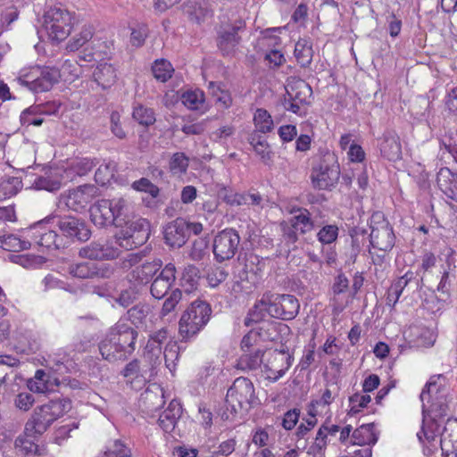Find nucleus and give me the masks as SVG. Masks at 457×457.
<instances>
[{
    "instance_id": "obj_1",
    "label": "nucleus",
    "mask_w": 457,
    "mask_h": 457,
    "mask_svg": "<svg viewBox=\"0 0 457 457\" xmlns=\"http://www.w3.org/2000/svg\"><path fill=\"white\" fill-rule=\"evenodd\" d=\"M440 393L439 386L434 378L426 384L420 398L422 403V426L417 433L420 443L431 444L439 436L445 439V431L442 432L443 419L447 416L448 405L443 395H436Z\"/></svg>"
},
{
    "instance_id": "obj_2",
    "label": "nucleus",
    "mask_w": 457,
    "mask_h": 457,
    "mask_svg": "<svg viewBox=\"0 0 457 457\" xmlns=\"http://www.w3.org/2000/svg\"><path fill=\"white\" fill-rule=\"evenodd\" d=\"M70 408L71 402L66 399L52 400L36 407L31 417L25 424V434L28 436H42Z\"/></svg>"
},
{
    "instance_id": "obj_3",
    "label": "nucleus",
    "mask_w": 457,
    "mask_h": 457,
    "mask_svg": "<svg viewBox=\"0 0 457 457\" xmlns=\"http://www.w3.org/2000/svg\"><path fill=\"white\" fill-rule=\"evenodd\" d=\"M259 403L253 382L246 378H237L226 395L227 410L233 414L247 411Z\"/></svg>"
},
{
    "instance_id": "obj_4",
    "label": "nucleus",
    "mask_w": 457,
    "mask_h": 457,
    "mask_svg": "<svg viewBox=\"0 0 457 457\" xmlns=\"http://www.w3.org/2000/svg\"><path fill=\"white\" fill-rule=\"evenodd\" d=\"M340 178V167L334 153L326 152L313 164L311 172L312 187L319 190H331Z\"/></svg>"
},
{
    "instance_id": "obj_5",
    "label": "nucleus",
    "mask_w": 457,
    "mask_h": 457,
    "mask_svg": "<svg viewBox=\"0 0 457 457\" xmlns=\"http://www.w3.org/2000/svg\"><path fill=\"white\" fill-rule=\"evenodd\" d=\"M43 18L44 29L54 43H59L70 35L75 20L73 14L62 6L49 7Z\"/></svg>"
},
{
    "instance_id": "obj_6",
    "label": "nucleus",
    "mask_w": 457,
    "mask_h": 457,
    "mask_svg": "<svg viewBox=\"0 0 457 457\" xmlns=\"http://www.w3.org/2000/svg\"><path fill=\"white\" fill-rule=\"evenodd\" d=\"M212 310L204 301H195L183 312L179 323L181 337L188 340L195 337L208 322Z\"/></svg>"
},
{
    "instance_id": "obj_7",
    "label": "nucleus",
    "mask_w": 457,
    "mask_h": 457,
    "mask_svg": "<svg viewBox=\"0 0 457 457\" xmlns=\"http://www.w3.org/2000/svg\"><path fill=\"white\" fill-rule=\"evenodd\" d=\"M58 80L57 71L49 67L32 66L19 72L16 81L33 93L48 91Z\"/></svg>"
},
{
    "instance_id": "obj_8",
    "label": "nucleus",
    "mask_w": 457,
    "mask_h": 457,
    "mask_svg": "<svg viewBox=\"0 0 457 457\" xmlns=\"http://www.w3.org/2000/svg\"><path fill=\"white\" fill-rule=\"evenodd\" d=\"M126 227L116 234V239L120 247L132 249L143 245L149 237L150 224L143 218L135 220H126Z\"/></svg>"
},
{
    "instance_id": "obj_9",
    "label": "nucleus",
    "mask_w": 457,
    "mask_h": 457,
    "mask_svg": "<svg viewBox=\"0 0 457 457\" xmlns=\"http://www.w3.org/2000/svg\"><path fill=\"white\" fill-rule=\"evenodd\" d=\"M370 242L373 248L381 252H389L395 245L393 228L380 212L374 213L370 219Z\"/></svg>"
},
{
    "instance_id": "obj_10",
    "label": "nucleus",
    "mask_w": 457,
    "mask_h": 457,
    "mask_svg": "<svg viewBox=\"0 0 457 457\" xmlns=\"http://www.w3.org/2000/svg\"><path fill=\"white\" fill-rule=\"evenodd\" d=\"M240 236L234 228L218 232L212 240V252L216 262L221 263L232 259L240 245Z\"/></svg>"
},
{
    "instance_id": "obj_11",
    "label": "nucleus",
    "mask_w": 457,
    "mask_h": 457,
    "mask_svg": "<svg viewBox=\"0 0 457 457\" xmlns=\"http://www.w3.org/2000/svg\"><path fill=\"white\" fill-rule=\"evenodd\" d=\"M55 216H49L46 219L34 223L26 228L25 236L30 237L32 244L46 248H59L61 243L55 230L52 228L54 226Z\"/></svg>"
},
{
    "instance_id": "obj_12",
    "label": "nucleus",
    "mask_w": 457,
    "mask_h": 457,
    "mask_svg": "<svg viewBox=\"0 0 457 457\" xmlns=\"http://www.w3.org/2000/svg\"><path fill=\"white\" fill-rule=\"evenodd\" d=\"M265 294L270 305V317L284 320H291L296 317L300 303L295 295L271 292H266Z\"/></svg>"
},
{
    "instance_id": "obj_13",
    "label": "nucleus",
    "mask_w": 457,
    "mask_h": 457,
    "mask_svg": "<svg viewBox=\"0 0 457 457\" xmlns=\"http://www.w3.org/2000/svg\"><path fill=\"white\" fill-rule=\"evenodd\" d=\"M245 28V21L241 18L221 24L218 31V46L224 54L231 53L239 44V33L244 31Z\"/></svg>"
},
{
    "instance_id": "obj_14",
    "label": "nucleus",
    "mask_w": 457,
    "mask_h": 457,
    "mask_svg": "<svg viewBox=\"0 0 457 457\" xmlns=\"http://www.w3.org/2000/svg\"><path fill=\"white\" fill-rule=\"evenodd\" d=\"M116 237L114 239L92 241L79 250V255L90 260H113L120 255Z\"/></svg>"
},
{
    "instance_id": "obj_15",
    "label": "nucleus",
    "mask_w": 457,
    "mask_h": 457,
    "mask_svg": "<svg viewBox=\"0 0 457 457\" xmlns=\"http://www.w3.org/2000/svg\"><path fill=\"white\" fill-rule=\"evenodd\" d=\"M54 226L58 227L65 237H73L79 241H87L91 235L87 224L75 217L59 218L55 216Z\"/></svg>"
},
{
    "instance_id": "obj_16",
    "label": "nucleus",
    "mask_w": 457,
    "mask_h": 457,
    "mask_svg": "<svg viewBox=\"0 0 457 457\" xmlns=\"http://www.w3.org/2000/svg\"><path fill=\"white\" fill-rule=\"evenodd\" d=\"M118 345L127 350V353H132L135 351V343L137 337V332L131 328L125 320L120 319L114 326L110 328L108 335Z\"/></svg>"
},
{
    "instance_id": "obj_17",
    "label": "nucleus",
    "mask_w": 457,
    "mask_h": 457,
    "mask_svg": "<svg viewBox=\"0 0 457 457\" xmlns=\"http://www.w3.org/2000/svg\"><path fill=\"white\" fill-rule=\"evenodd\" d=\"M240 270V278L254 283L261 275L264 262L253 253H241L237 258Z\"/></svg>"
},
{
    "instance_id": "obj_18",
    "label": "nucleus",
    "mask_w": 457,
    "mask_h": 457,
    "mask_svg": "<svg viewBox=\"0 0 457 457\" xmlns=\"http://www.w3.org/2000/svg\"><path fill=\"white\" fill-rule=\"evenodd\" d=\"M176 279V267L168 263L154 278L150 287V293L155 299H162L167 295Z\"/></svg>"
},
{
    "instance_id": "obj_19",
    "label": "nucleus",
    "mask_w": 457,
    "mask_h": 457,
    "mask_svg": "<svg viewBox=\"0 0 457 457\" xmlns=\"http://www.w3.org/2000/svg\"><path fill=\"white\" fill-rule=\"evenodd\" d=\"M95 191L93 186L83 185L62 195V202L68 209L79 212L91 201Z\"/></svg>"
},
{
    "instance_id": "obj_20",
    "label": "nucleus",
    "mask_w": 457,
    "mask_h": 457,
    "mask_svg": "<svg viewBox=\"0 0 457 457\" xmlns=\"http://www.w3.org/2000/svg\"><path fill=\"white\" fill-rule=\"evenodd\" d=\"M187 221L177 219L167 224L163 230L165 243L172 248H179L187 240Z\"/></svg>"
},
{
    "instance_id": "obj_21",
    "label": "nucleus",
    "mask_w": 457,
    "mask_h": 457,
    "mask_svg": "<svg viewBox=\"0 0 457 457\" xmlns=\"http://www.w3.org/2000/svg\"><path fill=\"white\" fill-rule=\"evenodd\" d=\"M111 205L109 200L102 199L90 207V219L96 226L99 228H104L110 225L116 226L115 216Z\"/></svg>"
},
{
    "instance_id": "obj_22",
    "label": "nucleus",
    "mask_w": 457,
    "mask_h": 457,
    "mask_svg": "<svg viewBox=\"0 0 457 457\" xmlns=\"http://www.w3.org/2000/svg\"><path fill=\"white\" fill-rule=\"evenodd\" d=\"M340 387L337 383L327 385L319 398L312 399L308 405V413L320 415L328 411V406L338 396Z\"/></svg>"
},
{
    "instance_id": "obj_23",
    "label": "nucleus",
    "mask_w": 457,
    "mask_h": 457,
    "mask_svg": "<svg viewBox=\"0 0 457 457\" xmlns=\"http://www.w3.org/2000/svg\"><path fill=\"white\" fill-rule=\"evenodd\" d=\"M95 166V162L89 158L76 157L69 160L65 165L60 169L63 175L64 180L71 181L77 177L87 175Z\"/></svg>"
},
{
    "instance_id": "obj_24",
    "label": "nucleus",
    "mask_w": 457,
    "mask_h": 457,
    "mask_svg": "<svg viewBox=\"0 0 457 457\" xmlns=\"http://www.w3.org/2000/svg\"><path fill=\"white\" fill-rule=\"evenodd\" d=\"M65 182L60 168H51L43 176L37 177L32 187L37 190L54 192L61 188Z\"/></svg>"
},
{
    "instance_id": "obj_25",
    "label": "nucleus",
    "mask_w": 457,
    "mask_h": 457,
    "mask_svg": "<svg viewBox=\"0 0 457 457\" xmlns=\"http://www.w3.org/2000/svg\"><path fill=\"white\" fill-rule=\"evenodd\" d=\"M381 154L389 161H397L402 156V145L399 137L394 131H386L379 144Z\"/></svg>"
},
{
    "instance_id": "obj_26",
    "label": "nucleus",
    "mask_w": 457,
    "mask_h": 457,
    "mask_svg": "<svg viewBox=\"0 0 457 457\" xmlns=\"http://www.w3.org/2000/svg\"><path fill=\"white\" fill-rule=\"evenodd\" d=\"M99 351L102 357L110 362L124 361L131 354L109 336L100 343Z\"/></svg>"
},
{
    "instance_id": "obj_27",
    "label": "nucleus",
    "mask_w": 457,
    "mask_h": 457,
    "mask_svg": "<svg viewBox=\"0 0 457 457\" xmlns=\"http://www.w3.org/2000/svg\"><path fill=\"white\" fill-rule=\"evenodd\" d=\"M181 414L182 407L180 403L176 400H172L167 409L160 415L158 420L159 426L166 433L174 431Z\"/></svg>"
},
{
    "instance_id": "obj_28",
    "label": "nucleus",
    "mask_w": 457,
    "mask_h": 457,
    "mask_svg": "<svg viewBox=\"0 0 457 457\" xmlns=\"http://www.w3.org/2000/svg\"><path fill=\"white\" fill-rule=\"evenodd\" d=\"M439 189L450 199L457 202V175L448 168H441L436 175Z\"/></svg>"
},
{
    "instance_id": "obj_29",
    "label": "nucleus",
    "mask_w": 457,
    "mask_h": 457,
    "mask_svg": "<svg viewBox=\"0 0 457 457\" xmlns=\"http://www.w3.org/2000/svg\"><path fill=\"white\" fill-rule=\"evenodd\" d=\"M94 80L103 89L112 87L117 81L118 75L116 68L108 62L99 63L93 71Z\"/></svg>"
},
{
    "instance_id": "obj_30",
    "label": "nucleus",
    "mask_w": 457,
    "mask_h": 457,
    "mask_svg": "<svg viewBox=\"0 0 457 457\" xmlns=\"http://www.w3.org/2000/svg\"><path fill=\"white\" fill-rule=\"evenodd\" d=\"M269 328H265L264 327H258L250 330L242 338L241 349L244 352L253 351L254 349L259 348L258 345L261 342L272 340L273 337L269 332Z\"/></svg>"
},
{
    "instance_id": "obj_31",
    "label": "nucleus",
    "mask_w": 457,
    "mask_h": 457,
    "mask_svg": "<svg viewBox=\"0 0 457 457\" xmlns=\"http://www.w3.org/2000/svg\"><path fill=\"white\" fill-rule=\"evenodd\" d=\"M109 203L115 216L116 227L122 226L134 212L133 202L129 198L120 196L109 200Z\"/></svg>"
},
{
    "instance_id": "obj_32",
    "label": "nucleus",
    "mask_w": 457,
    "mask_h": 457,
    "mask_svg": "<svg viewBox=\"0 0 457 457\" xmlns=\"http://www.w3.org/2000/svg\"><path fill=\"white\" fill-rule=\"evenodd\" d=\"M378 441L373 424H365L357 428L351 436V444L364 447H370Z\"/></svg>"
},
{
    "instance_id": "obj_33",
    "label": "nucleus",
    "mask_w": 457,
    "mask_h": 457,
    "mask_svg": "<svg viewBox=\"0 0 457 457\" xmlns=\"http://www.w3.org/2000/svg\"><path fill=\"white\" fill-rule=\"evenodd\" d=\"M312 93L311 87L305 81L299 79L287 85L285 96L295 102L307 104Z\"/></svg>"
},
{
    "instance_id": "obj_34",
    "label": "nucleus",
    "mask_w": 457,
    "mask_h": 457,
    "mask_svg": "<svg viewBox=\"0 0 457 457\" xmlns=\"http://www.w3.org/2000/svg\"><path fill=\"white\" fill-rule=\"evenodd\" d=\"M25 234L26 228L21 231V236L12 234L0 236V246L10 252H19L29 249L32 242L30 241V237H27Z\"/></svg>"
},
{
    "instance_id": "obj_35",
    "label": "nucleus",
    "mask_w": 457,
    "mask_h": 457,
    "mask_svg": "<svg viewBox=\"0 0 457 457\" xmlns=\"http://www.w3.org/2000/svg\"><path fill=\"white\" fill-rule=\"evenodd\" d=\"M168 338L167 329H160L148 340L145 357L149 361H154V364H160L161 345Z\"/></svg>"
},
{
    "instance_id": "obj_36",
    "label": "nucleus",
    "mask_w": 457,
    "mask_h": 457,
    "mask_svg": "<svg viewBox=\"0 0 457 457\" xmlns=\"http://www.w3.org/2000/svg\"><path fill=\"white\" fill-rule=\"evenodd\" d=\"M39 436H28L24 432L23 435L19 436L15 439V448L25 456L43 455L45 449L34 442V440Z\"/></svg>"
},
{
    "instance_id": "obj_37",
    "label": "nucleus",
    "mask_w": 457,
    "mask_h": 457,
    "mask_svg": "<svg viewBox=\"0 0 457 457\" xmlns=\"http://www.w3.org/2000/svg\"><path fill=\"white\" fill-rule=\"evenodd\" d=\"M267 314L270 315V305L268 304L267 296L264 293L260 300H258L253 308L248 312L245 318L244 323L249 327L253 324L262 321Z\"/></svg>"
},
{
    "instance_id": "obj_38",
    "label": "nucleus",
    "mask_w": 457,
    "mask_h": 457,
    "mask_svg": "<svg viewBox=\"0 0 457 457\" xmlns=\"http://www.w3.org/2000/svg\"><path fill=\"white\" fill-rule=\"evenodd\" d=\"M150 365V368L145 369V367H140L138 361L134 360L125 366L122 374L127 378L135 379L141 377L145 381L155 374L154 370L158 364H154V361H152Z\"/></svg>"
},
{
    "instance_id": "obj_39",
    "label": "nucleus",
    "mask_w": 457,
    "mask_h": 457,
    "mask_svg": "<svg viewBox=\"0 0 457 457\" xmlns=\"http://www.w3.org/2000/svg\"><path fill=\"white\" fill-rule=\"evenodd\" d=\"M286 360L287 357L282 353L272 354L269 360L271 366H270L269 363L263 365V372L265 373V378L272 382H275L282 378L286 371L289 369L290 363L287 362L286 366L280 369H277L274 366L276 363L284 362Z\"/></svg>"
},
{
    "instance_id": "obj_40",
    "label": "nucleus",
    "mask_w": 457,
    "mask_h": 457,
    "mask_svg": "<svg viewBox=\"0 0 457 457\" xmlns=\"http://www.w3.org/2000/svg\"><path fill=\"white\" fill-rule=\"evenodd\" d=\"M263 354L261 348L245 352L237 360V367L242 370H255L262 366Z\"/></svg>"
},
{
    "instance_id": "obj_41",
    "label": "nucleus",
    "mask_w": 457,
    "mask_h": 457,
    "mask_svg": "<svg viewBox=\"0 0 457 457\" xmlns=\"http://www.w3.org/2000/svg\"><path fill=\"white\" fill-rule=\"evenodd\" d=\"M210 4L207 0H187L183 4V12L192 20L199 21L209 12Z\"/></svg>"
},
{
    "instance_id": "obj_42",
    "label": "nucleus",
    "mask_w": 457,
    "mask_h": 457,
    "mask_svg": "<svg viewBox=\"0 0 457 457\" xmlns=\"http://www.w3.org/2000/svg\"><path fill=\"white\" fill-rule=\"evenodd\" d=\"M69 272L73 277L79 278H92L104 276L103 270L96 263L87 262L70 265Z\"/></svg>"
},
{
    "instance_id": "obj_43",
    "label": "nucleus",
    "mask_w": 457,
    "mask_h": 457,
    "mask_svg": "<svg viewBox=\"0 0 457 457\" xmlns=\"http://www.w3.org/2000/svg\"><path fill=\"white\" fill-rule=\"evenodd\" d=\"M180 99L182 104L189 110L204 112L207 109L204 103V94L200 89L186 91L181 95Z\"/></svg>"
},
{
    "instance_id": "obj_44",
    "label": "nucleus",
    "mask_w": 457,
    "mask_h": 457,
    "mask_svg": "<svg viewBox=\"0 0 457 457\" xmlns=\"http://www.w3.org/2000/svg\"><path fill=\"white\" fill-rule=\"evenodd\" d=\"M160 267L159 262L143 263L132 270V278L140 284H146L154 278Z\"/></svg>"
},
{
    "instance_id": "obj_45",
    "label": "nucleus",
    "mask_w": 457,
    "mask_h": 457,
    "mask_svg": "<svg viewBox=\"0 0 457 457\" xmlns=\"http://www.w3.org/2000/svg\"><path fill=\"white\" fill-rule=\"evenodd\" d=\"M97 457H132L130 447L120 439L110 441Z\"/></svg>"
},
{
    "instance_id": "obj_46",
    "label": "nucleus",
    "mask_w": 457,
    "mask_h": 457,
    "mask_svg": "<svg viewBox=\"0 0 457 457\" xmlns=\"http://www.w3.org/2000/svg\"><path fill=\"white\" fill-rule=\"evenodd\" d=\"M94 35V28L91 24H84L79 32L75 34L67 43L66 48L74 52L87 43Z\"/></svg>"
},
{
    "instance_id": "obj_47",
    "label": "nucleus",
    "mask_w": 457,
    "mask_h": 457,
    "mask_svg": "<svg viewBox=\"0 0 457 457\" xmlns=\"http://www.w3.org/2000/svg\"><path fill=\"white\" fill-rule=\"evenodd\" d=\"M291 226L295 230L304 234L314 228L311 214L307 209H298L291 219Z\"/></svg>"
},
{
    "instance_id": "obj_48",
    "label": "nucleus",
    "mask_w": 457,
    "mask_h": 457,
    "mask_svg": "<svg viewBox=\"0 0 457 457\" xmlns=\"http://www.w3.org/2000/svg\"><path fill=\"white\" fill-rule=\"evenodd\" d=\"M18 348L23 353L36 352L39 348L37 336L31 330L17 333Z\"/></svg>"
},
{
    "instance_id": "obj_49",
    "label": "nucleus",
    "mask_w": 457,
    "mask_h": 457,
    "mask_svg": "<svg viewBox=\"0 0 457 457\" xmlns=\"http://www.w3.org/2000/svg\"><path fill=\"white\" fill-rule=\"evenodd\" d=\"M199 280V270L194 265L187 266L180 277L179 285L185 292L190 293L196 288Z\"/></svg>"
},
{
    "instance_id": "obj_50",
    "label": "nucleus",
    "mask_w": 457,
    "mask_h": 457,
    "mask_svg": "<svg viewBox=\"0 0 457 457\" xmlns=\"http://www.w3.org/2000/svg\"><path fill=\"white\" fill-rule=\"evenodd\" d=\"M182 298L181 290L176 288L172 290L170 295L164 300L162 307L160 311V317L162 319H167L170 320L174 317V312L178 303L180 302Z\"/></svg>"
},
{
    "instance_id": "obj_51",
    "label": "nucleus",
    "mask_w": 457,
    "mask_h": 457,
    "mask_svg": "<svg viewBox=\"0 0 457 457\" xmlns=\"http://www.w3.org/2000/svg\"><path fill=\"white\" fill-rule=\"evenodd\" d=\"M253 123L256 131L266 134L274 129V122L269 112L262 108H258L253 114Z\"/></svg>"
},
{
    "instance_id": "obj_52",
    "label": "nucleus",
    "mask_w": 457,
    "mask_h": 457,
    "mask_svg": "<svg viewBox=\"0 0 457 457\" xmlns=\"http://www.w3.org/2000/svg\"><path fill=\"white\" fill-rule=\"evenodd\" d=\"M22 187L21 180L17 177H5L0 181V201L15 195Z\"/></svg>"
},
{
    "instance_id": "obj_53",
    "label": "nucleus",
    "mask_w": 457,
    "mask_h": 457,
    "mask_svg": "<svg viewBox=\"0 0 457 457\" xmlns=\"http://www.w3.org/2000/svg\"><path fill=\"white\" fill-rule=\"evenodd\" d=\"M312 47L306 39H300L295 46V56L302 67H307L312 60Z\"/></svg>"
},
{
    "instance_id": "obj_54",
    "label": "nucleus",
    "mask_w": 457,
    "mask_h": 457,
    "mask_svg": "<svg viewBox=\"0 0 457 457\" xmlns=\"http://www.w3.org/2000/svg\"><path fill=\"white\" fill-rule=\"evenodd\" d=\"M249 144L253 146L255 153L263 162H268L271 158V152L267 141L257 133H253L248 138Z\"/></svg>"
},
{
    "instance_id": "obj_55",
    "label": "nucleus",
    "mask_w": 457,
    "mask_h": 457,
    "mask_svg": "<svg viewBox=\"0 0 457 457\" xmlns=\"http://www.w3.org/2000/svg\"><path fill=\"white\" fill-rule=\"evenodd\" d=\"M116 167L117 164L115 162L110 160L104 161V162L97 168L95 173L96 182L101 186H104L113 178Z\"/></svg>"
},
{
    "instance_id": "obj_56",
    "label": "nucleus",
    "mask_w": 457,
    "mask_h": 457,
    "mask_svg": "<svg viewBox=\"0 0 457 457\" xmlns=\"http://www.w3.org/2000/svg\"><path fill=\"white\" fill-rule=\"evenodd\" d=\"M189 165V159L184 153H175L169 163V168L173 175L180 176L187 172Z\"/></svg>"
},
{
    "instance_id": "obj_57",
    "label": "nucleus",
    "mask_w": 457,
    "mask_h": 457,
    "mask_svg": "<svg viewBox=\"0 0 457 457\" xmlns=\"http://www.w3.org/2000/svg\"><path fill=\"white\" fill-rule=\"evenodd\" d=\"M173 71L170 62L164 59L156 60L152 66L154 77L162 82H165L171 78Z\"/></svg>"
},
{
    "instance_id": "obj_58",
    "label": "nucleus",
    "mask_w": 457,
    "mask_h": 457,
    "mask_svg": "<svg viewBox=\"0 0 457 457\" xmlns=\"http://www.w3.org/2000/svg\"><path fill=\"white\" fill-rule=\"evenodd\" d=\"M20 120L22 126H40L43 123V119L41 118L39 106L32 105L25 109L21 113Z\"/></svg>"
},
{
    "instance_id": "obj_59",
    "label": "nucleus",
    "mask_w": 457,
    "mask_h": 457,
    "mask_svg": "<svg viewBox=\"0 0 457 457\" xmlns=\"http://www.w3.org/2000/svg\"><path fill=\"white\" fill-rule=\"evenodd\" d=\"M163 355L166 367L173 373L179 358V346L177 342H169L164 348Z\"/></svg>"
},
{
    "instance_id": "obj_60",
    "label": "nucleus",
    "mask_w": 457,
    "mask_h": 457,
    "mask_svg": "<svg viewBox=\"0 0 457 457\" xmlns=\"http://www.w3.org/2000/svg\"><path fill=\"white\" fill-rule=\"evenodd\" d=\"M150 312V307L147 304H137L127 312L128 320L134 325H143Z\"/></svg>"
},
{
    "instance_id": "obj_61",
    "label": "nucleus",
    "mask_w": 457,
    "mask_h": 457,
    "mask_svg": "<svg viewBox=\"0 0 457 457\" xmlns=\"http://www.w3.org/2000/svg\"><path fill=\"white\" fill-rule=\"evenodd\" d=\"M339 228L336 224L324 225L317 232V238L322 245L334 243L338 237Z\"/></svg>"
},
{
    "instance_id": "obj_62",
    "label": "nucleus",
    "mask_w": 457,
    "mask_h": 457,
    "mask_svg": "<svg viewBox=\"0 0 457 457\" xmlns=\"http://www.w3.org/2000/svg\"><path fill=\"white\" fill-rule=\"evenodd\" d=\"M132 115L135 120L144 126H149L155 121L154 111L141 104L134 107Z\"/></svg>"
},
{
    "instance_id": "obj_63",
    "label": "nucleus",
    "mask_w": 457,
    "mask_h": 457,
    "mask_svg": "<svg viewBox=\"0 0 457 457\" xmlns=\"http://www.w3.org/2000/svg\"><path fill=\"white\" fill-rule=\"evenodd\" d=\"M371 401V397L366 394H354L349 399L350 402V412L356 414L361 411L362 408L366 407Z\"/></svg>"
},
{
    "instance_id": "obj_64",
    "label": "nucleus",
    "mask_w": 457,
    "mask_h": 457,
    "mask_svg": "<svg viewBox=\"0 0 457 457\" xmlns=\"http://www.w3.org/2000/svg\"><path fill=\"white\" fill-rule=\"evenodd\" d=\"M132 188L136 191L148 193L152 197H157L159 195V188L153 184L148 179L142 178L136 180L132 184Z\"/></svg>"
}]
</instances>
